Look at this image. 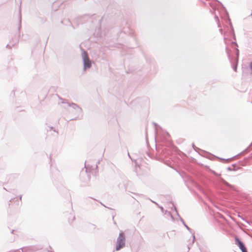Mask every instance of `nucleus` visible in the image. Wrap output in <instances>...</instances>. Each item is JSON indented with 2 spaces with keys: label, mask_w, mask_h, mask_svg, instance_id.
Returning a JSON list of instances; mask_svg holds the SVG:
<instances>
[{
  "label": "nucleus",
  "mask_w": 252,
  "mask_h": 252,
  "mask_svg": "<svg viewBox=\"0 0 252 252\" xmlns=\"http://www.w3.org/2000/svg\"><path fill=\"white\" fill-rule=\"evenodd\" d=\"M68 106H69L71 110H69V111L71 113H73L75 115L74 120L77 119L81 118L82 117V109L78 106L76 104L72 103L70 104L68 102L66 103ZM73 120V119H72Z\"/></svg>",
  "instance_id": "obj_1"
},
{
  "label": "nucleus",
  "mask_w": 252,
  "mask_h": 252,
  "mask_svg": "<svg viewBox=\"0 0 252 252\" xmlns=\"http://www.w3.org/2000/svg\"><path fill=\"white\" fill-rule=\"evenodd\" d=\"M126 245V236L125 233L123 231H121L119 236L117 238L115 250L116 251H120L125 247Z\"/></svg>",
  "instance_id": "obj_2"
},
{
  "label": "nucleus",
  "mask_w": 252,
  "mask_h": 252,
  "mask_svg": "<svg viewBox=\"0 0 252 252\" xmlns=\"http://www.w3.org/2000/svg\"><path fill=\"white\" fill-rule=\"evenodd\" d=\"M82 58L83 62V70L85 71L92 66V61L90 60L88 53L83 50L82 52Z\"/></svg>",
  "instance_id": "obj_3"
},
{
  "label": "nucleus",
  "mask_w": 252,
  "mask_h": 252,
  "mask_svg": "<svg viewBox=\"0 0 252 252\" xmlns=\"http://www.w3.org/2000/svg\"><path fill=\"white\" fill-rule=\"evenodd\" d=\"M226 53L227 54V57L228 58V59L232 63V67L233 70L235 72H236L238 62H237L236 61H233L232 57L231 56V54L230 53V50H229L227 46L226 47Z\"/></svg>",
  "instance_id": "obj_4"
},
{
  "label": "nucleus",
  "mask_w": 252,
  "mask_h": 252,
  "mask_svg": "<svg viewBox=\"0 0 252 252\" xmlns=\"http://www.w3.org/2000/svg\"><path fill=\"white\" fill-rule=\"evenodd\" d=\"M235 244L239 248L242 252H247V249L244 243L237 237L235 238Z\"/></svg>",
  "instance_id": "obj_5"
},
{
  "label": "nucleus",
  "mask_w": 252,
  "mask_h": 252,
  "mask_svg": "<svg viewBox=\"0 0 252 252\" xmlns=\"http://www.w3.org/2000/svg\"><path fill=\"white\" fill-rule=\"evenodd\" d=\"M220 182L222 183V184H223L225 186H227L228 187H229L232 190H234L235 189V188H234V187L233 186H232V185H230V184H229L228 183H227L226 181H225L222 178H220Z\"/></svg>",
  "instance_id": "obj_6"
},
{
  "label": "nucleus",
  "mask_w": 252,
  "mask_h": 252,
  "mask_svg": "<svg viewBox=\"0 0 252 252\" xmlns=\"http://www.w3.org/2000/svg\"><path fill=\"white\" fill-rule=\"evenodd\" d=\"M175 211L177 213V215L179 216V218H180V220H181V221L182 222V223L184 224V225L185 226V227L189 230V231L190 232L191 231V229L185 223L184 220H183V219L179 216V214L178 213V212L177 211V209L175 207Z\"/></svg>",
  "instance_id": "obj_7"
},
{
  "label": "nucleus",
  "mask_w": 252,
  "mask_h": 252,
  "mask_svg": "<svg viewBox=\"0 0 252 252\" xmlns=\"http://www.w3.org/2000/svg\"><path fill=\"white\" fill-rule=\"evenodd\" d=\"M165 215H166L167 217H170L172 219H173V216L170 212L165 210Z\"/></svg>",
  "instance_id": "obj_8"
},
{
  "label": "nucleus",
  "mask_w": 252,
  "mask_h": 252,
  "mask_svg": "<svg viewBox=\"0 0 252 252\" xmlns=\"http://www.w3.org/2000/svg\"><path fill=\"white\" fill-rule=\"evenodd\" d=\"M215 20L218 23V27H220V25L219 24V18L218 17V16L217 15H215Z\"/></svg>",
  "instance_id": "obj_9"
},
{
  "label": "nucleus",
  "mask_w": 252,
  "mask_h": 252,
  "mask_svg": "<svg viewBox=\"0 0 252 252\" xmlns=\"http://www.w3.org/2000/svg\"><path fill=\"white\" fill-rule=\"evenodd\" d=\"M235 50L237 51V53H236L237 59H236V60L235 61H236L237 62H238V56H239V50L237 48H235Z\"/></svg>",
  "instance_id": "obj_10"
},
{
  "label": "nucleus",
  "mask_w": 252,
  "mask_h": 252,
  "mask_svg": "<svg viewBox=\"0 0 252 252\" xmlns=\"http://www.w3.org/2000/svg\"><path fill=\"white\" fill-rule=\"evenodd\" d=\"M234 166V164L232 165V167H228L227 168V170L228 171H233L234 170L233 166Z\"/></svg>",
  "instance_id": "obj_11"
},
{
  "label": "nucleus",
  "mask_w": 252,
  "mask_h": 252,
  "mask_svg": "<svg viewBox=\"0 0 252 252\" xmlns=\"http://www.w3.org/2000/svg\"><path fill=\"white\" fill-rule=\"evenodd\" d=\"M250 67L251 69V73H252V62H251L250 63Z\"/></svg>",
  "instance_id": "obj_12"
},
{
  "label": "nucleus",
  "mask_w": 252,
  "mask_h": 252,
  "mask_svg": "<svg viewBox=\"0 0 252 252\" xmlns=\"http://www.w3.org/2000/svg\"><path fill=\"white\" fill-rule=\"evenodd\" d=\"M13 45H11L10 44H8L7 45H6V47L7 48H12V46Z\"/></svg>",
  "instance_id": "obj_13"
},
{
  "label": "nucleus",
  "mask_w": 252,
  "mask_h": 252,
  "mask_svg": "<svg viewBox=\"0 0 252 252\" xmlns=\"http://www.w3.org/2000/svg\"><path fill=\"white\" fill-rule=\"evenodd\" d=\"M232 158H227V159L221 158V159L223 160H231Z\"/></svg>",
  "instance_id": "obj_14"
},
{
  "label": "nucleus",
  "mask_w": 252,
  "mask_h": 252,
  "mask_svg": "<svg viewBox=\"0 0 252 252\" xmlns=\"http://www.w3.org/2000/svg\"><path fill=\"white\" fill-rule=\"evenodd\" d=\"M224 42L226 44H227V42H226V38L225 37H224Z\"/></svg>",
  "instance_id": "obj_15"
},
{
  "label": "nucleus",
  "mask_w": 252,
  "mask_h": 252,
  "mask_svg": "<svg viewBox=\"0 0 252 252\" xmlns=\"http://www.w3.org/2000/svg\"><path fill=\"white\" fill-rule=\"evenodd\" d=\"M220 32H221V34H222V29H220L219 30Z\"/></svg>",
  "instance_id": "obj_16"
},
{
  "label": "nucleus",
  "mask_w": 252,
  "mask_h": 252,
  "mask_svg": "<svg viewBox=\"0 0 252 252\" xmlns=\"http://www.w3.org/2000/svg\"><path fill=\"white\" fill-rule=\"evenodd\" d=\"M85 167L86 168V172H87L88 170V168L86 166V165H85Z\"/></svg>",
  "instance_id": "obj_17"
},
{
  "label": "nucleus",
  "mask_w": 252,
  "mask_h": 252,
  "mask_svg": "<svg viewBox=\"0 0 252 252\" xmlns=\"http://www.w3.org/2000/svg\"><path fill=\"white\" fill-rule=\"evenodd\" d=\"M231 44H235V45H237V43L235 42H233H233H231Z\"/></svg>",
  "instance_id": "obj_18"
},
{
  "label": "nucleus",
  "mask_w": 252,
  "mask_h": 252,
  "mask_svg": "<svg viewBox=\"0 0 252 252\" xmlns=\"http://www.w3.org/2000/svg\"><path fill=\"white\" fill-rule=\"evenodd\" d=\"M215 173V174L216 176H220V174H218L216 173Z\"/></svg>",
  "instance_id": "obj_19"
},
{
  "label": "nucleus",
  "mask_w": 252,
  "mask_h": 252,
  "mask_svg": "<svg viewBox=\"0 0 252 252\" xmlns=\"http://www.w3.org/2000/svg\"><path fill=\"white\" fill-rule=\"evenodd\" d=\"M161 210V211L163 213V209L162 208V207H160Z\"/></svg>",
  "instance_id": "obj_20"
},
{
  "label": "nucleus",
  "mask_w": 252,
  "mask_h": 252,
  "mask_svg": "<svg viewBox=\"0 0 252 252\" xmlns=\"http://www.w3.org/2000/svg\"><path fill=\"white\" fill-rule=\"evenodd\" d=\"M195 238V236L194 235H193V241H192V243H193L194 242V239Z\"/></svg>",
  "instance_id": "obj_21"
},
{
  "label": "nucleus",
  "mask_w": 252,
  "mask_h": 252,
  "mask_svg": "<svg viewBox=\"0 0 252 252\" xmlns=\"http://www.w3.org/2000/svg\"><path fill=\"white\" fill-rule=\"evenodd\" d=\"M154 203H155L156 204L158 205V204L157 203H156L155 202L153 201H152Z\"/></svg>",
  "instance_id": "obj_22"
},
{
  "label": "nucleus",
  "mask_w": 252,
  "mask_h": 252,
  "mask_svg": "<svg viewBox=\"0 0 252 252\" xmlns=\"http://www.w3.org/2000/svg\"><path fill=\"white\" fill-rule=\"evenodd\" d=\"M20 21L21 20V14L20 15Z\"/></svg>",
  "instance_id": "obj_23"
},
{
  "label": "nucleus",
  "mask_w": 252,
  "mask_h": 252,
  "mask_svg": "<svg viewBox=\"0 0 252 252\" xmlns=\"http://www.w3.org/2000/svg\"><path fill=\"white\" fill-rule=\"evenodd\" d=\"M101 205H102V206H104V207H105V205H104V204H103V203H101Z\"/></svg>",
  "instance_id": "obj_24"
},
{
  "label": "nucleus",
  "mask_w": 252,
  "mask_h": 252,
  "mask_svg": "<svg viewBox=\"0 0 252 252\" xmlns=\"http://www.w3.org/2000/svg\"><path fill=\"white\" fill-rule=\"evenodd\" d=\"M101 205H102V206H104V207H105V205H104V204H103V203H101Z\"/></svg>",
  "instance_id": "obj_25"
},
{
  "label": "nucleus",
  "mask_w": 252,
  "mask_h": 252,
  "mask_svg": "<svg viewBox=\"0 0 252 252\" xmlns=\"http://www.w3.org/2000/svg\"><path fill=\"white\" fill-rule=\"evenodd\" d=\"M101 205H102V206H104V207H105V205H104V204H103V203H101Z\"/></svg>",
  "instance_id": "obj_26"
},
{
  "label": "nucleus",
  "mask_w": 252,
  "mask_h": 252,
  "mask_svg": "<svg viewBox=\"0 0 252 252\" xmlns=\"http://www.w3.org/2000/svg\"><path fill=\"white\" fill-rule=\"evenodd\" d=\"M14 231V230H13L12 231L11 233H13Z\"/></svg>",
  "instance_id": "obj_27"
}]
</instances>
